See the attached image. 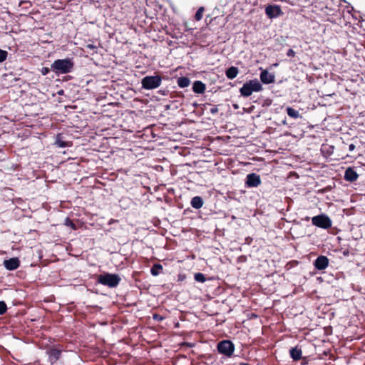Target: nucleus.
Returning <instances> with one entry per match:
<instances>
[{"label":"nucleus","mask_w":365,"mask_h":365,"mask_svg":"<svg viewBox=\"0 0 365 365\" xmlns=\"http://www.w3.org/2000/svg\"><path fill=\"white\" fill-rule=\"evenodd\" d=\"M260 80L264 84L272 83L274 81V75L264 70L260 74Z\"/></svg>","instance_id":"1a4fd4ad"},{"label":"nucleus","mask_w":365,"mask_h":365,"mask_svg":"<svg viewBox=\"0 0 365 365\" xmlns=\"http://www.w3.org/2000/svg\"><path fill=\"white\" fill-rule=\"evenodd\" d=\"M6 310V305L4 302H0V314H4Z\"/></svg>","instance_id":"b1692460"},{"label":"nucleus","mask_w":365,"mask_h":365,"mask_svg":"<svg viewBox=\"0 0 365 365\" xmlns=\"http://www.w3.org/2000/svg\"><path fill=\"white\" fill-rule=\"evenodd\" d=\"M73 62L68 58L56 60L51 66V69L56 73H69L73 68Z\"/></svg>","instance_id":"f257e3e1"},{"label":"nucleus","mask_w":365,"mask_h":365,"mask_svg":"<svg viewBox=\"0 0 365 365\" xmlns=\"http://www.w3.org/2000/svg\"><path fill=\"white\" fill-rule=\"evenodd\" d=\"M217 349L221 354L230 356L234 351L235 347L231 341H222L218 344Z\"/></svg>","instance_id":"423d86ee"},{"label":"nucleus","mask_w":365,"mask_h":365,"mask_svg":"<svg viewBox=\"0 0 365 365\" xmlns=\"http://www.w3.org/2000/svg\"><path fill=\"white\" fill-rule=\"evenodd\" d=\"M312 221L313 225L324 229L329 228L331 225L330 219L323 215L312 217Z\"/></svg>","instance_id":"39448f33"},{"label":"nucleus","mask_w":365,"mask_h":365,"mask_svg":"<svg viewBox=\"0 0 365 365\" xmlns=\"http://www.w3.org/2000/svg\"><path fill=\"white\" fill-rule=\"evenodd\" d=\"M98 282L103 285L114 287L118 284L120 278L116 274H106L98 277Z\"/></svg>","instance_id":"20e7f679"},{"label":"nucleus","mask_w":365,"mask_h":365,"mask_svg":"<svg viewBox=\"0 0 365 365\" xmlns=\"http://www.w3.org/2000/svg\"><path fill=\"white\" fill-rule=\"evenodd\" d=\"M65 225L66 226H68V227H71L73 230H76V229L75 224L72 221H71L68 218L66 219Z\"/></svg>","instance_id":"5701e85b"},{"label":"nucleus","mask_w":365,"mask_h":365,"mask_svg":"<svg viewBox=\"0 0 365 365\" xmlns=\"http://www.w3.org/2000/svg\"><path fill=\"white\" fill-rule=\"evenodd\" d=\"M287 115L292 118L297 119L300 117L299 112L291 107L287 108Z\"/></svg>","instance_id":"a211bd4d"},{"label":"nucleus","mask_w":365,"mask_h":365,"mask_svg":"<svg viewBox=\"0 0 365 365\" xmlns=\"http://www.w3.org/2000/svg\"><path fill=\"white\" fill-rule=\"evenodd\" d=\"M344 178L346 180L353 182L357 180L358 174L353 168H349L345 171Z\"/></svg>","instance_id":"f8f14e48"},{"label":"nucleus","mask_w":365,"mask_h":365,"mask_svg":"<svg viewBox=\"0 0 365 365\" xmlns=\"http://www.w3.org/2000/svg\"><path fill=\"white\" fill-rule=\"evenodd\" d=\"M203 12H204V8L203 7H200V8L198 9V10L197 11L196 14H195V19L197 21H200V20L202 19V15H203Z\"/></svg>","instance_id":"aec40b11"},{"label":"nucleus","mask_w":365,"mask_h":365,"mask_svg":"<svg viewBox=\"0 0 365 365\" xmlns=\"http://www.w3.org/2000/svg\"><path fill=\"white\" fill-rule=\"evenodd\" d=\"M4 267L9 270H14L19 267V260L18 258H11L4 262Z\"/></svg>","instance_id":"9d476101"},{"label":"nucleus","mask_w":365,"mask_h":365,"mask_svg":"<svg viewBox=\"0 0 365 365\" xmlns=\"http://www.w3.org/2000/svg\"><path fill=\"white\" fill-rule=\"evenodd\" d=\"M238 72L237 68L232 66L227 70L226 76L229 79H233L237 76Z\"/></svg>","instance_id":"4468645a"},{"label":"nucleus","mask_w":365,"mask_h":365,"mask_svg":"<svg viewBox=\"0 0 365 365\" xmlns=\"http://www.w3.org/2000/svg\"><path fill=\"white\" fill-rule=\"evenodd\" d=\"M329 260L324 256H320L315 260L314 265L318 269H324L328 266Z\"/></svg>","instance_id":"9b49d317"},{"label":"nucleus","mask_w":365,"mask_h":365,"mask_svg":"<svg viewBox=\"0 0 365 365\" xmlns=\"http://www.w3.org/2000/svg\"><path fill=\"white\" fill-rule=\"evenodd\" d=\"M202 205L203 202L200 197H194L191 200V205L195 209L202 207Z\"/></svg>","instance_id":"2eb2a0df"},{"label":"nucleus","mask_w":365,"mask_h":365,"mask_svg":"<svg viewBox=\"0 0 365 365\" xmlns=\"http://www.w3.org/2000/svg\"><path fill=\"white\" fill-rule=\"evenodd\" d=\"M262 90V86L257 79L251 80L245 83L240 89L241 95L248 97L254 92H259Z\"/></svg>","instance_id":"f03ea898"},{"label":"nucleus","mask_w":365,"mask_h":365,"mask_svg":"<svg viewBox=\"0 0 365 365\" xmlns=\"http://www.w3.org/2000/svg\"><path fill=\"white\" fill-rule=\"evenodd\" d=\"M193 91L196 93H203L205 90V85L201 81H195L192 86Z\"/></svg>","instance_id":"ddd939ff"},{"label":"nucleus","mask_w":365,"mask_h":365,"mask_svg":"<svg viewBox=\"0 0 365 365\" xmlns=\"http://www.w3.org/2000/svg\"><path fill=\"white\" fill-rule=\"evenodd\" d=\"M162 79L159 76H145L142 79L143 88L151 90L159 87L161 84Z\"/></svg>","instance_id":"7ed1b4c3"},{"label":"nucleus","mask_w":365,"mask_h":365,"mask_svg":"<svg viewBox=\"0 0 365 365\" xmlns=\"http://www.w3.org/2000/svg\"><path fill=\"white\" fill-rule=\"evenodd\" d=\"M56 143L61 148H63L68 145L67 143L61 141L59 138L57 139Z\"/></svg>","instance_id":"393cba45"},{"label":"nucleus","mask_w":365,"mask_h":365,"mask_svg":"<svg viewBox=\"0 0 365 365\" xmlns=\"http://www.w3.org/2000/svg\"><path fill=\"white\" fill-rule=\"evenodd\" d=\"M287 55H288L289 56H293L294 55V51H293V50H292V49H289V50L288 51V52H287Z\"/></svg>","instance_id":"bb28decb"},{"label":"nucleus","mask_w":365,"mask_h":365,"mask_svg":"<svg viewBox=\"0 0 365 365\" xmlns=\"http://www.w3.org/2000/svg\"><path fill=\"white\" fill-rule=\"evenodd\" d=\"M349 150H350V151H352V150H354L355 146H354V144H351V145H349Z\"/></svg>","instance_id":"cd10ccee"},{"label":"nucleus","mask_w":365,"mask_h":365,"mask_svg":"<svg viewBox=\"0 0 365 365\" xmlns=\"http://www.w3.org/2000/svg\"><path fill=\"white\" fill-rule=\"evenodd\" d=\"M290 355L294 360H299L302 356V351L297 348H293L290 350Z\"/></svg>","instance_id":"dca6fc26"},{"label":"nucleus","mask_w":365,"mask_h":365,"mask_svg":"<svg viewBox=\"0 0 365 365\" xmlns=\"http://www.w3.org/2000/svg\"><path fill=\"white\" fill-rule=\"evenodd\" d=\"M7 52L6 51L0 49V62L4 61L7 58Z\"/></svg>","instance_id":"4be33fe9"},{"label":"nucleus","mask_w":365,"mask_h":365,"mask_svg":"<svg viewBox=\"0 0 365 365\" xmlns=\"http://www.w3.org/2000/svg\"><path fill=\"white\" fill-rule=\"evenodd\" d=\"M87 46H88V48H93V45H88Z\"/></svg>","instance_id":"c85d7f7f"},{"label":"nucleus","mask_w":365,"mask_h":365,"mask_svg":"<svg viewBox=\"0 0 365 365\" xmlns=\"http://www.w3.org/2000/svg\"><path fill=\"white\" fill-rule=\"evenodd\" d=\"M163 269L160 264H155L151 269V274L153 276H157L159 274L160 271Z\"/></svg>","instance_id":"6ab92c4d"},{"label":"nucleus","mask_w":365,"mask_h":365,"mask_svg":"<svg viewBox=\"0 0 365 365\" xmlns=\"http://www.w3.org/2000/svg\"><path fill=\"white\" fill-rule=\"evenodd\" d=\"M266 14L271 19L277 17L282 14V10L279 6H268L265 9Z\"/></svg>","instance_id":"0eeeda50"},{"label":"nucleus","mask_w":365,"mask_h":365,"mask_svg":"<svg viewBox=\"0 0 365 365\" xmlns=\"http://www.w3.org/2000/svg\"><path fill=\"white\" fill-rule=\"evenodd\" d=\"M154 318H155V319H162V318H161V317H160V318H159V317H158L157 315L154 316Z\"/></svg>","instance_id":"c756f323"},{"label":"nucleus","mask_w":365,"mask_h":365,"mask_svg":"<svg viewBox=\"0 0 365 365\" xmlns=\"http://www.w3.org/2000/svg\"><path fill=\"white\" fill-rule=\"evenodd\" d=\"M195 279L197 282H205V277L203 274L202 273H197L195 274Z\"/></svg>","instance_id":"412c9836"},{"label":"nucleus","mask_w":365,"mask_h":365,"mask_svg":"<svg viewBox=\"0 0 365 365\" xmlns=\"http://www.w3.org/2000/svg\"><path fill=\"white\" fill-rule=\"evenodd\" d=\"M190 83V80L186 77H180L178 79V85L180 88H186L189 86Z\"/></svg>","instance_id":"f3484780"},{"label":"nucleus","mask_w":365,"mask_h":365,"mask_svg":"<svg viewBox=\"0 0 365 365\" xmlns=\"http://www.w3.org/2000/svg\"><path fill=\"white\" fill-rule=\"evenodd\" d=\"M261 183L260 178L255 173L249 174L247 176L246 184L249 187H257Z\"/></svg>","instance_id":"6e6552de"},{"label":"nucleus","mask_w":365,"mask_h":365,"mask_svg":"<svg viewBox=\"0 0 365 365\" xmlns=\"http://www.w3.org/2000/svg\"><path fill=\"white\" fill-rule=\"evenodd\" d=\"M49 71H50V69L46 67H43L41 70V72L42 75H43V76L48 74Z\"/></svg>","instance_id":"a878e982"}]
</instances>
